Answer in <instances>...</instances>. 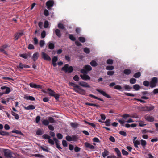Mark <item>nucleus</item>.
<instances>
[{
  "label": "nucleus",
  "mask_w": 158,
  "mask_h": 158,
  "mask_svg": "<svg viewBox=\"0 0 158 158\" xmlns=\"http://www.w3.org/2000/svg\"><path fill=\"white\" fill-rule=\"evenodd\" d=\"M48 120L51 123H53L55 122L54 118L52 117H48Z\"/></svg>",
  "instance_id": "obj_60"
},
{
  "label": "nucleus",
  "mask_w": 158,
  "mask_h": 158,
  "mask_svg": "<svg viewBox=\"0 0 158 158\" xmlns=\"http://www.w3.org/2000/svg\"><path fill=\"white\" fill-rule=\"evenodd\" d=\"M58 27L59 28L61 29H64L65 27L64 26L63 24L61 23H59L58 25Z\"/></svg>",
  "instance_id": "obj_49"
},
{
  "label": "nucleus",
  "mask_w": 158,
  "mask_h": 158,
  "mask_svg": "<svg viewBox=\"0 0 158 158\" xmlns=\"http://www.w3.org/2000/svg\"><path fill=\"white\" fill-rule=\"evenodd\" d=\"M84 52L88 54L89 53L90 51L89 48L86 47L84 49Z\"/></svg>",
  "instance_id": "obj_53"
},
{
  "label": "nucleus",
  "mask_w": 158,
  "mask_h": 158,
  "mask_svg": "<svg viewBox=\"0 0 158 158\" xmlns=\"http://www.w3.org/2000/svg\"><path fill=\"white\" fill-rule=\"evenodd\" d=\"M33 156L35 157H36L39 158H44V156L41 155L40 154H36L33 155Z\"/></svg>",
  "instance_id": "obj_43"
},
{
  "label": "nucleus",
  "mask_w": 158,
  "mask_h": 158,
  "mask_svg": "<svg viewBox=\"0 0 158 158\" xmlns=\"http://www.w3.org/2000/svg\"><path fill=\"white\" fill-rule=\"evenodd\" d=\"M130 83L132 84L135 83L136 82V79L134 78H131L130 80Z\"/></svg>",
  "instance_id": "obj_41"
},
{
  "label": "nucleus",
  "mask_w": 158,
  "mask_h": 158,
  "mask_svg": "<svg viewBox=\"0 0 158 158\" xmlns=\"http://www.w3.org/2000/svg\"><path fill=\"white\" fill-rule=\"evenodd\" d=\"M111 120L110 119H106L104 123L107 126H109L110 125V122Z\"/></svg>",
  "instance_id": "obj_40"
},
{
  "label": "nucleus",
  "mask_w": 158,
  "mask_h": 158,
  "mask_svg": "<svg viewBox=\"0 0 158 158\" xmlns=\"http://www.w3.org/2000/svg\"><path fill=\"white\" fill-rule=\"evenodd\" d=\"M69 84L73 87L74 88V89H78L80 87L79 86L73 82H69Z\"/></svg>",
  "instance_id": "obj_30"
},
{
  "label": "nucleus",
  "mask_w": 158,
  "mask_h": 158,
  "mask_svg": "<svg viewBox=\"0 0 158 158\" xmlns=\"http://www.w3.org/2000/svg\"><path fill=\"white\" fill-rule=\"evenodd\" d=\"M73 68L72 66H69V64H66L62 68L61 70L65 73H70L73 70Z\"/></svg>",
  "instance_id": "obj_1"
},
{
  "label": "nucleus",
  "mask_w": 158,
  "mask_h": 158,
  "mask_svg": "<svg viewBox=\"0 0 158 158\" xmlns=\"http://www.w3.org/2000/svg\"><path fill=\"white\" fill-rule=\"evenodd\" d=\"M73 80L76 81H79V78L77 75H75L73 77Z\"/></svg>",
  "instance_id": "obj_59"
},
{
  "label": "nucleus",
  "mask_w": 158,
  "mask_h": 158,
  "mask_svg": "<svg viewBox=\"0 0 158 158\" xmlns=\"http://www.w3.org/2000/svg\"><path fill=\"white\" fill-rule=\"evenodd\" d=\"M114 89L117 90H120L122 89V87L120 85H116L114 87Z\"/></svg>",
  "instance_id": "obj_62"
},
{
  "label": "nucleus",
  "mask_w": 158,
  "mask_h": 158,
  "mask_svg": "<svg viewBox=\"0 0 158 158\" xmlns=\"http://www.w3.org/2000/svg\"><path fill=\"white\" fill-rule=\"evenodd\" d=\"M141 76V73L140 72H138L135 73L133 77L136 78H139Z\"/></svg>",
  "instance_id": "obj_42"
},
{
  "label": "nucleus",
  "mask_w": 158,
  "mask_h": 158,
  "mask_svg": "<svg viewBox=\"0 0 158 158\" xmlns=\"http://www.w3.org/2000/svg\"><path fill=\"white\" fill-rule=\"evenodd\" d=\"M109 154V152L106 149H104V152H102V154L103 158H106V156Z\"/></svg>",
  "instance_id": "obj_16"
},
{
  "label": "nucleus",
  "mask_w": 158,
  "mask_h": 158,
  "mask_svg": "<svg viewBox=\"0 0 158 158\" xmlns=\"http://www.w3.org/2000/svg\"><path fill=\"white\" fill-rule=\"evenodd\" d=\"M114 73V72L113 71H108L107 72V74L108 75L112 76Z\"/></svg>",
  "instance_id": "obj_61"
},
{
  "label": "nucleus",
  "mask_w": 158,
  "mask_h": 158,
  "mask_svg": "<svg viewBox=\"0 0 158 158\" xmlns=\"http://www.w3.org/2000/svg\"><path fill=\"white\" fill-rule=\"evenodd\" d=\"M73 90L76 92L82 95H85L86 94V91L80 87L78 89H73Z\"/></svg>",
  "instance_id": "obj_3"
},
{
  "label": "nucleus",
  "mask_w": 158,
  "mask_h": 158,
  "mask_svg": "<svg viewBox=\"0 0 158 158\" xmlns=\"http://www.w3.org/2000/svg\"><path fill=\"white\" fill-rule=\"evenodd\" d=\"M41 37L42 38H44L46 36V32L44 30L41 33Z\"/></svg>",
  "instance_id": "obj_63"
},
{
  "label": "nucleus",
  "mask_w": 158,
  "mask_h": 158,
  "mask_svg": "<svg viewBox=\"0 0 158 158\" xmlns=\"http://www.w3.org/2000/svg\"><path fill=\"white\" fill-rule=\"evenodd\" d=\"M131 71L129 69H127L123 71L124 73L126 75H129L131 73Z\"/></svg>",
  "instance_id": "obj_27"
},
{
  "label": "nucleus",
  "mask_w": 158,
  "mask_h": 158,
  "mask_svg": "<svg viewBox=\"0 0 158 158\" xmlns=\"http://www.w3.org/2000/svg\"><path fill=\"white\" fill-rule=\"evenodd\" d=\"M42 124L45 126H47L49 123L48 120H44L42 121Z\"/></svg>",
  "instance_id": "obj_46"
},
{
  "label": "nucleus",
  "mask_w": 158,
  "mask_h": 158,
  "mask_svg": "<svg viewBox=\"0 0 158 158\" xmlns=\"http://www.w3.org/2000/svg\"><path fill=\"white\" fill-rule=\"evenodd\" d=\"M1 89L2 90L6 89V90L4 93H3V94H8L11 91L10 88L7 86H2L1 87Z\"/></svg>",
  "instance_id": "obj_6"
},
{
  "label": "nucleus",
  "mask_w": 158,
  "mask_h": 158,
  "mask_svg": "<svg viewBox=\"0 0 158 158\" xmlns=\"http://www.w3.org/2000/svg\"><path fill=\"white\" fill-rule=\"evenodd\" d=\"M106 62L108 64H113V60L112 59H109L107 60Z\"/></svg>",
  "instance_id": "obj_54"
},
{
  "label": "nucleus",
  "mask_w": 158,
  "mask_h": 158,
  "mask_svg": "<svg viewBox=\"0 0 158 158\" xmlns=\"http://www.w3.org/2000/svg\"><path fill=\"white\" fill-rule=\"evenodd\" d=\"M149 82L147 81H145L143 82V85L145 86H148L149 85Z\"/></svg>",
  "instance_id": "obj_58"
},
{
  "label": "nucleus",
  "mask_w": 158,
  "mask_h": 158,
  "mask_svg": "<svg viewBox=\"0 0 158 158\" xmlns=\"http://www.w3.org/2000/svg\"><path fill=\"white\" fill-rule=\"evenodd\" d=\"M84 145L86 148H88L91 150H93L95 148L94 146L88 142H85L84 143Z\"/></svg>",
  "instance_id": "obj_10"
},
{
  "label": "nucleus",
  "mask_w": 158,
  "mask_h": 158,
  "mask_svg": "<svg viewBox=\"0 0 158 158\" xmlns=\"http://www.w3.org/2000/svg\"><path fill=\"white\" fill-rule=\"evenodd\" d=\"M133 143L134 144V146L135 148H138V145H139L140 144V142L138 140H133Z\"/></svg>",
  "instance_id": "obj_29"
},
{
  "label": "nucleus",
  "mask_w": 158,
  "mask_h": 158,
  "mask_svg": "<svg viewBox=\"0 0 158 158\" xmlns=\"http://www.w3.org/2000/svg\"><path fill=\"white\" fill-rule=\"evenodd\" d=\"M48 47L50 49H53L55 48V44L51 42H49L48 43Z\"/></svg>",
  "instance_id": "obj_17"
},
{
  "label": "nucleus",
  "mask_w": 158,
  "mask_h": 158,
  "mask_svg": "<svg viewBox=\"0 0 158 158\" xmlns=\"http://www.w3.org/2000/svg\"><path fill=\"white\" fill-rule=\"evenodd\" d=\"M151 81L156 84L158 82V79L156 77H154L152 79Z\"/></svg>",
  "instance_id": "obj_45"
},
{
  "label": "nucleus",
  "mask_w": 158,
  "mask_h": 158,
  "mask_svg": "<svg viewBox=\"0 0 158 158\" xmlns=\"http://www.w3.org/2000/svg\"><path fill=\"white\" fill-rule=\"evenodd\" d=\"M89 96L90 97L92 98L95 99H97L98 100L102 101H103V100L102 99V98H99L98 97L92 94H90L89 95Z\"/></svg>",
  "instance_id": "obj_25"
},
{
  "label": "nucleus",
  "mask_w": 158,
  "mask_h": 158,
  "mask_svg": "<svg viewBox=\"0 0 158 158\" xmlns=\"http://www.w3.org/2000/svg\"><path fill=\"white\" fill-rule=\"evenodd\" d=\"M55 32L56 35L59 37L61 36V34L60 30L58 29H56L55 30Z\"/></svg>",
  "instance_id": "obj_26"
},
{
  "label": "nucleus",
  "mask_w": 158,
  "mask_h": 158,
  "mask_svg": "<svg viewBox=\"0 0 158 158\" xmlns=\"http://www.w3.org/2000/svg\"><path fill=\"white\" fill-rule=\"evenodd\" d=\"M23 35V33H17L15 35V40H18L19 38L22 36Z\"/></svg>",
  "instance_id": "obj_15"
},
{
  "label": "nucleus",
  "mask_w": 158,
  "mask_h": 158,
  "mask_svg": "<svg viewBox=\"0 0 158 158\" xmlns=\"http://www.w3.org/2000/svg\"><path fill=\"white\" fill-rule=\"evenodd\" d=\"M114 151L116 152L117 156L119 157H121V153L119 150L118 148H115Z\"/></svg>",
  "instance_id": "obj_22"
},
{
  "label": "nucleus",
  "mask_w": 158,
  "mask_h": 158,
  "mask_svg": "<svg viewBox=\"0 0 158 158\" xmlns=\"http://www.w3.org/2000/svg\"><path fill=\"white\" fill-rule=\"evenodd\" d=\"M122 152L123 155L127 156L129 154V153L128 152L123 149H122Z\"/></svg>",
  "instance_id": "obj_55"
},
{
  "label": "nucleus",
  "mask_w": 158,
  "mask_h": 158,
  "mask_svg": "<svg viewBox=\"0 0 158 158\" xmlns=\"http://www.w3.org/2000/svg\"><path fill=\"white\" fill-rule=\"evenodd\" d=\"M85 104L86 105H88L90 106H93L94 107H99V105L98 104H94L92 103H89L88 102H86L85 103Z\"/></svg>",
  "instance_id": "obj_28"
},
{
  "label": "nucleus",
  "mask_w": 158,
  "mask_h": 158,
  "mask_svg": "<svg viewBox=\"0 0 158 158\" xmlns=\"http://www.w3.org/2000/svg\"><path fill=\"white\" fill-rule=\"evenodd\" d=\"M28 55L26 54H22L19 55V56L24 59H27V58Z\"/></svg>",
  "instance_id": "obj_48"
},
{
  "label": "nucleus",
  "mask_w": 158,
  "mask_h": 158,
  "mask_svg": "<svg viewBox=\"0 0 158 158\" xmlns=\"http://www.w3.org/2000/svg\"><path fill=\"white\" fill-rule=\"evenodd\" d=\"M39 56V53L38 52L35 53L33 55L32 59L34 61H36L38 59Z\"/></svg>",
  "instance_id": "obj_12"
},
{
  "label": "nucleus",
  "mask_w": 158,
  "mask_h": 158,
  "mask_svg": "<svg viewBox=\"0 0 158 158\" xmlns=\"http://www.w3.org/2000/svg\"><path fill=\"white\" fill-rule=\"evenodd\" d=\"M47 91L49 95L51 96H54V94L56 93L53 90H51V89L48 88L47 89Z\"/></svg>",
  "instance_id": "obj_21"
},
{
  "label": "nucleus",
  "mask_w": 158,
  "mask_h": 158,
  "mask_svg": "<svg viewBox=\"0 0 158 158\" xmlns=\"http://www.w3.org/2000/svg\"><path fill=\"white\" fill-rule=\"evenodd\" d=\"M29 86L31 88H35L40 89L42 88L41 86L37 85L36 84H34L33 83H30L29 84Z\"/></svg>",
  "instance_id": "obj_11"
},
{
  "label": "nucleus",
  "mask_w": 158,
  "mask_h": 158,
  "mask_svg": "<svg viewBox=\"0 0 158 158\" xmlns=\"http://www.w3.org/2000/svg\"><path fill=\"white\" fill-rule=\"evenodd\" d=\"M12 132L13 133H15L18 134L20 135H23V134L21 131L18 130H13L12 131Z\"/></svg>",
  "instance_id": "obj_44"
},
{
  "label": "nucleus",
  "mask_w": 158,
  "mask_h": 158,
  "mask_svg": "<svg viewBox=\"0 0 158 158\" xmlns=\"http://www.w3.org/2000/svg\"><path fill=\"white\" fill-rule=\"evenodd\" d=\"M54 2L52 0H49L46 3V5L47 8L48 10H50L53 6Z\"/></svg>",
  "instance_id": "obj_4"
},
{
  "label": "nucleus",
  "mask_w": 158,
  "mask_h": 158,
  "mask_svg": "<svg viewBox=\"0 0 158 158\" xmlns=\"http://www.w3.org/2000/svg\"><path fill=\"white\" fill-rule=\"evenodd\" d=\"M122 117L124 118L125 120L126 119V118L128 117H132V118H135L134 116H131L129 114H123L122 116Z\"/></svg>",
  "instance_id": "obj_36"
},
{
  "label": "nucleus",
  "mask_w": 158,
  "mask_h": 158,
  "mask_svg": "<svg viewBox=\"0 0 158 158\" xmlns=\"http://www.w3.org/2000/svg\"><path fill=\"white\" fill-rule=\"evenodd\" d=\"M140 88V86L138 84H136L133 86V88L136 91L139 90Z\"/></svg>",
  "instance_id": "obj_32"
},
{
  "label": "nucleus",
  "mask_w": 158,
  "mask_h": 158,
  "mask_svg": "<svg viewBox=\"0 0 158 158\" xmlns=\"http://www.w3.org/2000/svg\"><path fill=\"white\" fill-rule=\"evenodd\" d=\"M49 26L48 22L47 20H46L44 21V27L45 28H47Z\"/></svg>",
  "instance_id": "obj_52"
},
{
  "label": "nucleus",
  "mask_w": 158,
  "mask_h": 158,
  "mask_svg": "<svg viewBox=\"0 0 158 158\" xmlns=\"http://www.w3.org/2000/svg\"><path fill=\"white\" fill-rule=\"evenodd\" d=\"M42 57L44 60L50 61L51 60L50 57L47 54L44 52L42 53Z\"/></svg>",
  "instance_id": "obj_5"
},
{
  "label": "nucleus",
  "mask_w": 158,
  "mask_h": 158,
  "mask_svg": "<svg viewBox=\"0 0 158 158\" xmlns=\"http://www.w3.org/2000/svg\"><path fill=\"white\" fill-rule=\"evenodd\" d=\"M97 91L98 92L100 93L102 95L104 96L107 97L108 98H111V96L108 95L107 94L106 92H105L100 90L99 89H97Z\"/></svg>",
  "instance_id": "obj_7"
},
{
  "label": "nucleus",
  "mask_w": 158,
  "mask_h": 158,
  "mask_svg": "<svg viewBox=\"0 0 158 158\" xmlns=\"http://www.w3.org/2000/svg\"><path fill=\"white\" fill-rule=\"evenodd\" d=\"M90 65L93 67H96L98 65V64L97 62L94 60H92L90 62Z\"/></svg>",
  "instance_id": "obj_33"
},
{
  "label": "nucleus",
  "mask_w": 158,
  "mask_h": 158,
  "mask_svg": "<svg viewBox=\"0 0 158 158\" xmlns=\"http://www.w3.org/2000/svg\"><path fill=\"white\" fill-rule=\"evenodd\" d=\"M18 69H22L23 68H29L30 66L29 65L24 64L21 63H19L18 65L17 66Z\"/></svg>",
  "instance_id": "obj_9"
},
{
  "label": "nucleus",
  "mask_w": 158,
  "mask_h": 158,
  "mask_svg": "<svg viewBox=\"0 0 158 158\" xmlns=\"http://www.w3.org/2000/svg\"><path fill=\"white\" fill-rule=\"evenodd\" d=\"M43 138L46 139H49L51 137L50 136L46 134H44L43 135Z\"/></svg>",
  "instance_id": "obj_51"
},
{
  "label": "nucleus",
  "mask_w": 158,
  "mask_h": 158,
  "mask_svg": "<svg viewBox=\"0 0 158 158\" xmlns=\"http://www.w3.org/2000/svg\"><path fill=\"white\" fill-rule=\"evenodd\" d=\"M84 122H85V123H86L87 124H88L90 126H91L94 128L95 127H96L95 125L94 124V123H90V122H87V121H86L85 120Z\"/></svg>",
  "instance_id": "obj_47"
},
{
  "label": "nucleus",
  "mask_w": 158,
  "mask_h": 158,
  "mask_svg": "<svg viewBox=\"0 0 158 158\" xmlns=\"http://www.w3.org/2000/svg\"><path fill=\"white\" fill-rule=\"evenodd\" d=\"M80 77L83 80H90V77L87 74L81 75Z\"/></svg>",
  "instance_id": "obj_13"
},
{
  "label": "nucleus",
  "mask_w": 158,
  "mask_h": 158,
  "mask_svg": "<svg viewBox=\"0 0 158 158\" xmlns=\"http://www.w3.org/2000/svg\"><path fill=\"white\" fill-rule=\"evenodd\" d=\"M119 133L125 137L127 136V133H126L123 131H120L119 132Z\"/></svg>",
  "instance_id": "obj_50"
},
{
  "label": "nucleus",
  "mask_w": 158,
  "mask_h": 158,
  "mask_svg": "<svg viewBox=\"0 0 158 158\" xmlns=\"http://www.w3.org/2000/svg\"><path fill=\"white\" fill-rule=\"evenodd\" d=\"M140 144L144 148H145L146 147V145L147 144V142L145 140L141 139L140 140Z\"/></svg>",
  "instance_id": "obj_31"
},
{
  "label": "nucleus",
  "mask_w": 158,
  "mask_h": 158,
  "mask_svg": "<svg viewBox=\"0 0 158 158\" xmlns=\"http://www.w3.org/2000/svg\"><path fill=\"white\" fill-rule=\"evenodd\" d=\"M71 126L73 128H76L78 126V124L76 123L71 122L70 123Z\"/></svg>",
  "instance_id": "obj_35"
},
{
  "label": "nucleus",
  "mask_w": 158,
  "mask_h": 158,
  "mask_svg": "<svg viewBox=\"0 0 158 158\" xmlns=\"http://www.w3.org/2000/svg\"><path fill=\"white\" fill-rule=\"evenodd\" d=\"M72 141L76 142L77 141L78 139V136L77 135H74L71 136Z\"/></svg>",
  "instance_id": "obj_14"
},
{
  "label": "nucleus",
  "mask_w": 158,
  "mask_h": 158,
  "mask_svg": "<svg viewBox=\"0 0 158 158\" xmlns=\"http://www.w3.org/2000/svg\"><path fill=\"white\" fill-rule=\"evenodd\" d=\"M114 67L113 66L108 65L106 67V69L108 70H112L114 69Z\"/></svg>",
  "instance_id": "obj_38"
},
{
  "label": "nucleus",
  "mask_w": 158,
  "mask_h": 158,
  "mask_svg": "<svg viewBox=\"0 0 158 158\" xmlns=\"http://www.w3.org/2000/svg\"><path fill=\"white\" fill-rule=\"evenodd\" d=\"M78 84L79 85L83 87L89 88L90 87V86L87 83L83 81L79 82Z\"/></svg>",
  "instance_id": "obj_8"
},
{
  "label": "nucleus",
  "mask_w": 158,
  "mask_h": 158,
  "mask_svg": "<svg viewBox=\"0 0 158 158\" xmlns=\"http://www.w3.org/2000/svg\"><path fill=\"white\" fill-rule=\"evenodd\" d=\"M145 119L146 120L150 122H152L154 121V118L150 116H146Z\"/></svg>",
  "instance_id": "obj_18"
},
{
  "label": "nucleus",
  "mask_w": 158,
  "mask_h": 158,
  "mask_svg": "<svg viewBox=\"0 0 158 158\" xmlns=\"http://www.w3.org/2000/svg\"><path fill=\"white\" fill-rule=\"evenodd\" d=\"M123 88L124 89V90H122L123 91V90L130 91L132 89V87L129 85H126L123 87Z\"/></svg>",
  "instance_id": "obj_19"
},
{
  "label": "nucleus",
  "mask_w": 158,
  "mask_h": 158,
  "mask_svg": "<svg viewBox=\"0 0 158 158\" xmlns=\"http://www.w3.org/2000/svg\"><path fill=\"white\" fill-rule=\"evenodd\" d=\"M69 38L72 41H75L76 40V39L75 37L72 34H69Z\"/></svg>",
  "instance_id": "obj_39"
},
{
  "label": "nucleus",
  "mask_w": 158,
  "mask_h": 158,
  "mask_svg": "<svg viewBox=\"0 0 158 158\" xmlns=\"http://www.w3.org/2000/svg\"><path fill=\"white\" fill-rule=\"evenodd\" d=\"M0 134L2 136H8L10 135L9 132L2 130H0Z\"/></svg>",
  "instance_id": "obj_24"
},
{
  "label": "nucleus",
  "mask_w": 158,
  "mask_h": 158,
  "mask_svg": "<svg viewBox=\"0 0 158 158\" xmlns=\"http://www.w3.org/2000/svg\"><path fill=\"white\" fill-rule=\"evenodd\" d=\"M84 68L87 71H90L92 69V67L89 65H85L84 66Z\"/></svg>",
  "instance_id": "obj_34"
},
{
  "label": "nucleus",
  "mask_w": 158,
  "mask_h": 158,
  "mask_svg": "<svg viewBox=\"0 0 158 158\" xmlns=\"http://www.w3.org/2000/svg\"><path fill=\"white\" fill-rule=\"evenodd\" d=\"M26 110H34L35 108V106L32 105H29L27 107H24Z\"/></svg>",
  "instance_id": "obj_20"
},
{
  "label": "nucleus",
  "mask_w": 158,
  "mask_h": 158,
  "mask_svg": "<svg viewBox=\"0 0 158 158\" xmlns=\"http://www.w3.org/2000/svg\"><path fill=\"white\" fill-rule=\"evenodd\" d=\"M125 95L127 96H129L131 97H134L135 96V94L130 93H125Z\"/></svg>",
  "instance_id": "obj_57"
},
{
  "label": "nucleus",
  "mask_w": 158,
  "mask_h": 158,
  "mask_svg": "<svg viewBox=\"0 0 158 158\" xmlns=\"http://www.w3.org/2000/svg\"><path fill=\"white\" fill-rule=\"evenodd\" d=\"M24 98L25 99L27 100H29L31 101H35V98L31 96H28L27 95H25Z\"/></svg>",
  "instance_id": "obj_23"
},
{
  "label": "nucleus",
  "mask_w": 158,
  "mask_h": 158,
  "mask_svg": "<svg viewBox=\"0 0 158 158\" xmlns=\"http://www.w3.org/2000/svg\"><path fill=\"white\" fill-rule=\"evenodd\" d=\"M3 152L4 156L6 158H11L12 157V152L9 149H5Z\"/></svg>",
  "instance_id": "obj_2"
},
{
  "label": "nucleus",
  "mask_w": 158,
  "mask_h": 158,
  "mask_svg": "<svg viewBox=\"0 0 158 158\" xmlns=\"http://www.w3.org/2000/svg\"><path fill=\"white\" fill-rule=\"evenodd\" d=\"M79 40L81 42L84 43L85 42V38L82 37H80L78 38Z\"/></svg>",
  "instance_id": "obj_56"
},
{
  "label": "nucleus",
  "mask_w": 158,
  "mask_h": 158,
  "mask_svg": "<svg viewBox=\"0 0 158 158\" xmlns=\"http://www.w3.org/2000/svg\"><path fill=\"white\" fill-rule=\"evenodd\" d=\"M12 114L15 117L16 119L18 120L19 119V116L18 114L13 111H12Z\"/></svg>",
  "instance_id": "obj_37"
},
{
  "label": "nucleus",
  "mask_w": 158,
  "mask_h": 158,
  "mask_svg": "<svg viewBox=\"0 0 158 158\" xmlns=\"http://www.w3.org/2000/svg\"><path fill=\"white\" fill-rule=\"evenodd\" d=\"M36 134L37 135H42L43 133L42 131L40 129H39L37 131Z\"/></svg>",
  "instance_id": "obj_64"
}]
</instances>
